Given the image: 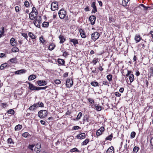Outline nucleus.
<instances>
[{
    "label": "nucleus",
    "mask_w": 153,
    "mask_h": 153,
    "mask_svg": "<svg viewBox=\"0 0 153 153\" xmlns=\"http://www.w3.org/2000/svg\"><path fill=\"white\" fill-rule=\"evenodd\" d=\"M44 107L43 103L40 102L36 103L30 106L28 109L31 111H35L38 107Z\"/></svg>",
    "instance_id": "f257e3e1"
},
{
    "label": "nucleus",
    "mask_w": 153,
    "mask_h": 153,
    "mask_svg": "<svg viewBox=\"0 0 153 153\" xmlns=\"http://www.w3.org/2000/svg\"><path fill=\"white\" fill-rule=\"evenodd\" d=\"M48 114V111L45 110H42L39 111L38 116L40 118L43 119L46 117Z\"/></svg>",
    "instance_id": "f03ea898"
},
{
    "label": "nucleus",
    "mask_w": 153,
    "mask_h": 153,
    "mask_svg": "<svg viewBox=\"0 0 153 153\" xmlns=\"http://www.w3.org/2000/svg\"><path fill=\"white\" fill-rule=\"evenodd\" d=\"M34 25L37 27H39L42 21L41 18L39 16H38L36 17V18L34 20Z\"/></svg>",
    "instance_id": "7ed1b4c3"
},
{
    "label": "nucleus",
    "mask_w": 153,
    "mask_h": 153,
    "mask_svg": "<svg viewBox=\"0 0 153 153\" xmlns=\"http://www.w3.org/2000/svg\"><path fill=\"white\" fill-rule=\"evenodd\" d=\"M100 36L99 33L97 32H95L91 34V39L93 41H95L99 38Z\"/></svg>",
    "instance_id": "20e7f679"
},
{
    "label": "nucleus",
    "mask_w": 153,
    "mask_h": 153,
    "mask_svg": "<svg viewBox=\"0 0 153 153\" xmlns=\"http://www.w3.org/2000/svg\"><path fill=\"white\" fill-rule=\"evenodd\" d=\"M38 14L37 11L31 12L29 14V18L30 19L32 20H34L36 18Z\"/></svg>",
    "instance_id": "39448f33"
},
{
    "label": "nucleus",
    "mask_w": 153,
    "mask_h": 153,
    "mask_svg": "<svg viewBox=\"0 0 153 153\" xmlns=\"http://www.w3.org/2000/svg\"><path fill=\"white\" fill-rule=\"evenodd\" d=\"M59 18L61 19L64 18L66 14V11L64 10L61 9L58 12Z\"/></svg>",
    "instance_id": "423d86ee"
},
{
    "label": "nucleus",
    "mask_w": 153,
    "mask_h": 153,
    "mask_svg": "<svg viewBox=\"0 0 153 153\" xmlns=\"http://www.w3.org/2000/svg\"><path fill=\"white\" fill-rule=\"evenodd\" d=\"M58 8V3L57 2H53L51 5V9L52 10L55 11Z\"/></svg>",
    "instance_id": "0eeeda50"
},
{
    "label": "nucleus",
    "mask_w": 153,
    "mask_h": 153,
    "mask_svg": "<svg viewBox=\"0 0 153 153\" xmlns=\"http://www.w3.org/2000/svg\"><path fill=\"white\" fill-rule=\"evenodd\" d=\"M73 83L72 79L71 80L70 79H68L66 82V85L67 88H70L72 86Z\"/></svg>",
    "instance_id": "6e6552de"
},
{
    "label": "nucleus",
    "mask_w": 153,
    "mask_h": 153,
    "mask_svg": "<svg viewBox=\"0 0 153 153\" xmlns=\"http://www.w3.org/2000/svg\"><path fill=\"white\" fill-rule=\"evenodd\" d=\"M96 19V17L94 16H90L89 20L92 25H94L95 24Z\"/></svg>",
    "instance_id": "1a4fd4ad"
},
{
    "label": "nucleus",
    "mask_w": 153,
    "mask_h": 153,
    "mask_svg": "<svg viewBox=\"0 0 153 153\" xmlns=\"http://www.w3.org/2000/svg\"><path fill=\"white\" fill-rule=\"evenodd\" d=\"M29 88L31 90H38V87H36L34 86L32 84L30 83H29Z\"/></svg>",
    "instance_id": "9d476101"
},
{
    "label": "nucleus",
    "mask_w": 153,
    "mask_h": 153,
    "mask_svg": "<svg viewBox=\"0 0 153 153\" xmlns=\"http://www.w3.org/2000/svg\"><path fill=\"white\" fill-rule=\"evenodd\" d=\"M105 129L104 127H101L98 129L96 133V134L97 136H100L101 135L102 132L104 131Z\"/></svg>",
    "instance_id": "9b49d317"
},
{
    "label": "nucleus",
    "mask_w": 153,
    "mask_h": 153,
    "mask_svg": "<svg viewBox=\"0 0 153 153\" xmlns=\"http://www.w3.org/2000/svg\"><path fill=\"white\" fill-rule=\"evenodd\" d=\"M37 83L39 86H43L47 84V82L45 80H38Z\"/></svg>",
    "instance_id": "f8f14e48"
},
{
    "label": "nucleus",
    "mask_w": 153,
    "mask_h": 153,
    "mask_svg": "<svg viewBox=\"0 0 153 153\" xmlns=\"http://www.w3.org/2000/svg\"><path fill=\"white\" fill-rule=\"evenodd\" d=\"M85 133H83L80 134L76 136L77 138L79 139H83L85 138Z\"/></svg>",
    "instance_id": "ddd939ff"
},
{
    "label": "nucleus",
    "mask_w": 153,
    "mask_h": 153,
    "mask_svg": "<svg viewBox=\"0 0 153 153\" xmlns=\"http://www.w3.org/2000/svg\"><path fill=\"white\" fill-rule=\"evenodd\" d=\"M69 41L72 42L74 46H75L76 44H78V40L77 39L69 38Z\"/></svg>",
    "instance_id": "4468645a"
},
{
    "label": "nucleus",
    "mask_w": 153,
    "mask_h": 153,
    "mask_svg": "<svg viewBox=\"0 0 153 153\" xmlns=\"http://www.w3.org/2000/svg\"><path fill=\"white\" fill-rule=\"evenodd\" d=\"M17 43L16 42V41L14 38H12L10 40V45L12 46H16V44Z\"/></svg>",
    "instance_id": "2eb2a0df"
},
{
    "label": "nucleus",
    "mask_w": 153,
    "mask_h": 153,
    "mask_svg": "<svg viewBox=\"0 0 153 153\" xmlns=\"http://www.w3.org/2000/svg\"><path fill=\"white\" fill-rule=\"evenodd\" d=\"M114 147L112 146H111L107 150L106 153H114Z\"/></svg>",
    "instance_id": "dca6fc26"
},
{
    "label": "nucleus",
    "mask_w": 153,
    "mask_h": 153,
    "mask_svg": "<svg viewBox=\"0 0 153 153\" xmlns=\"http://www.w3.org/2000/svg\"><path fill=\"white\" fill-rule=\"evenodd\" d=\"M134 39L136 42L137 43L139 42L142 39V38L139 35L137 34L135 36Z\"/></svg>",
    "instance_id": "f3484780"
},
{
    "label": "nucleus",
    "mask_w": 153,
    "mask_h": 153,
    "mask_svg": "<svg viewBox=\"0 0 153 153\" xmlns=\"http://www.w3.org/2000/svg\"><path fill=\"white\" fill-rule=\"evenodd\" d=\"M59 38L60 40L59 43L60 44L63 43L65 40V38L64 36L62 35L59 36Z\"/></svg>",
    "instance_id": "a211bd4d"
},
{
    "label": "nucleus",
    "mask_w": 153,
    "mask_h": 153,
    "mask_svg": "<svg viewBox=\"0 0 153 153\" xmlns=\"http://www.w3.org/2000/svg\"><path fill=\"white\" fill-rule=\"evenodd\" d=\"M79 32L81 37L83 38H85L86 37L85 33L84 30L82 29H80Z\"/></svg>",
    "instance_id": "6ab92c4d"
},
{
    "label": "nucleus",
    "mask_w": 153,
    "mask_h": 153,
    "mask_svg": "<svg viewBox=\"0 0 153 153\" xmlns=\"http://www.w3.org/2000/svg\"><path fill=\"white\" fill-rule=\"evenodd\" d=\"M22 128V126L21 125H16L15 128V131H18L20 130Z\"/></svg>",
    "instance_id": "aec40b11"
},
{
    "label": "nucleus",
    "mask_w": 153,
    "mask_h": 153,
    "mask_svg": "<svg viewBox=\"0 0 153 153\" xmlns=\"http://www.w3.org/2000/svg\"><path fill=\"white\" fill-rule=\"evenodd\" d=\"M36 78V76L35 75L32 74L30 75L28 78V80L29 81H31L33 80Z\"/></svg>",
    "instance_id": "412c9836"
},
{
    "label": "nucleus",
    "mask_w": 153,
    "mask_h": 153,
    "mask_svg": "<svg viewBox=\"0 0 153 153\" xmlns=\"http://www.w3.org/2000/svg\"><path fill=\"white\" fill-rule=\"evenodd\" d=\"M134 75L133 74H131L129 76V78L130 81L131 82H132L134 81Z\"/></svg>",
    "instance_id": "4be33fe9"
},
{
    "label": "nucleus",
    "mask_w": 153,
    "mask_h": 153,
    "mask_svg": "<svg viewBox=\"0 0 153 153\" xmlns=\"http://www.w3.org/2000/svg\"><path fill=\"white\" fill-rule=\"evenodd\" d=\"M91 85L92 86L96 87L98 86L99 85L98 83L97 82H92L91 83Z\"/></svg>",
    "instance_id": "5701e85b"
},
{
    "label": "nucleus",
    "mask_w": 153,
    "mask_h": 153,
    "mask_svg": "<svg viewBox=\"0 0 153 153\" xmlns=\"http://www.w3.org/2000/svg\"><path fill=\"white\" fill-rule=\"evenodd\" d=\"M28 36L32 39H35L36 38L35 36L31 32L28 33Z\"/></svg>",
    "instance_id": "b1692460"
},
{
    "label": "nucleus",
    "mask_w": 153,
    "mask_h": 153,
    "mask_svg": "<svg viewBox=\"0 0 153 153\" xmlns=\"http://www.w3.org/2000/svg\"><path fill=\"white\" fill-rule=\"evenodd\" d=\"M55 46V45L54 44L51 43L49 47V49L51 51L52 50L54 49Z\"/></svg>",
    "instance_id": "393cba45"
},
{
    "label": "nucleus",
    "mask_w": 153,
    "mask_h": 153,
    "mask_svg": "<svg viewBox=\"0 0 153 153\" xmlns=\"http://www.w3.org/2000/svg\"><path fill=\"white\" fill-rule=\"evenodd\" d=\"M58 62L59 64L63 65L64 64L65 62L64 60L62 59H59L58 60Z\"/></svg>",
    "instance_id": "a878e982"
},
{
    "label": "nucleus",
    "mask_w": 153,
    "mask_h": 153,
    "mask_svg": "<svg viewBox=\"0 0 153 153\" xmlns=\"http://www.w3.org/2000/svg\"><path fill=\"white\" fill-rule=\"evenodd\" d=\"M89 140L88 139H86L82 143V146L86 145L89 142Z\"/></svg>",
    "instance_id": "bb28decb"
},
{
    "label": "nucleus",
    "mask_w": 153,
    "mask_h": 153,
    "mask_svg": "<svg viewBox=\"0 0 153 153\" xmlns=\"http://www.w3.org/2000/svg\"><path fill=\"white\" fill-rule=\"evenodd\" d=\"M106 78L109 82H111L112 80V75L111 74H109L107 75Z\"/></svg>",
    "instance_id": "cd10ccee"
},
{
    "label": "nucleus",
    "mask_w": 153,
    "mask_h": 153,
    "mask_svg": "<svg viewBox=\"0 0 153 153\" xmlns=\"http://www.w3.org/2000/svg\"><path fill=\"white\" fill-rule=\"evenodd\" d=\"M130 0H123L122 5L124 6H125L127 5L128 2Z\"/></svg>",
    "instance_id": "c85d7f7f"
},
{
    "label": "nucleus",
    "mask_w": 153,
    "mask_h": 153,
    "mask_svg": "<svg viewBox=\"0 0 153 153\" xmlns=\"http://www.w3.org/2000/svg\"><path fill=\"white\" fill-rule=\"evenodd\" d=\"M113 137V135L112 134H111L110 135L108 136V137H106L105 138V139L106 140H112V138Z\"/></svg>",
    "instance_id": "c756f323"
},
{
    "label": "nucleus",
    "mask_w": 153,
    "mask_h": 153,
    "mask_svg": "<svg viewBox=\"0 0 153 153\" xmlns=\"http://www.w3.org/2000/svg\"><path fill=\"white\" fill-rule=\"evenodd\" d=\"M139 149V147L137 146H135L133 149V153H137Z\"/></svg>",
    "instance_id": "7c9ffc66"
},
{
    "label": "nucleus",
    "mask_w": 153,
    "mask_h": 153,
    "mask_svg": "<svg viewBox=\"0 0 153 153\" xmlns=\"http://www.w3.org/2000/svg\"><path fill=\"white\" fill-rule=\"evenodd\" d=\"M49 23L48 22H44L42 25V27H48Z\"/></svg>",
    "instance_id": "2f4dec72"
},
{
    "label": "nucleus",
    "mask_w": 153,
    "mask_h": 153,
    "mask_svg": "<svg viewBox=\"0 0 153 153\" xmlns=\"http://www.w3.org/2000/svg\"><path fill=\"white\" fill-rule=\"evenodd\" d=\"M7 113L11 114H14L15 113V111L11 109L8 110L7 111Z\"/></svg>",
    "instance_id": "473e14b6"
},
{
    "label": "nucleus",
    "mask_w": 153,
    "mask_h": 153,
    "mask_svg": "<svg viewBox=\"0 0 153 153\" xmlns=\"http://www.w3.org/2000/svg\"><path fill=\"white\" fill-rule=\"evenodd\" d=\"M82 116V113L81 112H79L78 114V115L77 116V117L76 118V120H78L79 119H80L81 118V117Z\"/></svg>",
    "instance_id": "72a5a7b5"
},
{
    "label": "nucleus",
    "mask_w": 153,
    "mask_h": 153,
    "mask_svg": "<svg viewBox=\"0 0 153 153\" xmlns=\"http://www.w3.org/2000/svg\"><path fill=\"white\" fill-rule=\"evenodd\" d=\"M102 84L101 85L102 86L103 85H108V86L109 85H108L109 83L106 80H104L102 81Z\"/></svg>",
    "instance_id": "f704fd0d"
},
{
    "label": "nucleus",
    "mask_w": 153,
    "mask_h": 153,
    "mask_svg": "<svg viewBox=\"0 0 153 153\" xmlns=\"http://www.w3.org/2000/svg\"><path fill=\"white\" fill-rule=\"evenodd\" d=\"M153 9V7L152 6H148L146 7L145 6L144 8V10H146L148 9Z\"/></svg>",
    "instance_id": "c9c22d12"
},
{
    "label": "nucleus",
    "mask_w": 153,
    "mask_h": 153,
    "mask_svg": "<svg viewBox=\"0 0 153 153\" xmlns=\"http://www.w3.org/2000/svg\"><path fill=\"white\" fill-rule=\"evenodd\" d=\"M19 50V49L16 47L13 48L12 49V51L13 52H17Z\"/></svg>",
    "instance_id": "e433bc0d"
},
{
    "label": "nucleus",
    "mask_w": 153,
    "mask_h": 153,
    "mask_svg": "<svg viewBox=\"0 0 153 153\" xmlns=\"http://www.w3.org/2000/svg\"><path fill=\"white\" fill-rule=\"evenodd\" d=\"M79 152V151L78 150V149L76 148H74L71 149L70 150V152Z\"/></svg>",
    "instance_id": "4c0bfd02"
},
{
    "label": "nucleus",
    "mask_w": 153,
    "mask_h": 153,
    "mask_svg": "<svg viewBox=\"0 0 153 153\" xmlns=\"http://www.w3.org/2000/svg\"><path fill=\"white\" fill-rule=\"evenodd\" d=\"M0 106L3 108H5L7 106V103H1L0 104Z\"/></svg>",
    "instance_id": "58836bf2"
},
{
    "label": "nucleus",
    "mask_w": 153,
    "mask_h": 153,
    "mask_svg": "<svg viewBox=\"0 0 153 153\" xmlns=\"http://www.w3.org/2000/svg\"><path fill=\"white\" fill-rule=\"evenodd\" d=\"M7 66V64H4L1 65L0 67V68L1 70H3L5 67Z\"/></svg>",
    "instance_id": "ea45409f"
},
{
    "label": "nucleus",
    "mask_w": 153,
    "mask_h": 153,
    "mask_svg": "<svg viewBox=\"0 0 153 153\" xmlns=\"http://www.w3.org/2000/svg\"><path fill=\"white\" fill-rule=\"evenodd\" d=\"M136 135V133L134 131H132L131 132V138H134Z\"/></svg>",
    "instance_id": "a19ab883"
},
{
    "label": "nucleus",
    "mask_w": 153,
    "mask_h": 153,
    "mask_svg": "<svg viewBox=\"0 0 153 153\" xmlns=\"http://www.w3.org/2000/svg\"><path fill=\"white\" fill-rule=\"evenodd\" d=\"M30 135L27 132H25L24 133L22 134V136L25 137H27L28 136H29Z\"/></svg>",
    "instance_id": "79ce46f5"
},
{
    "label": "nucleus",
    "mask_w": 153,
    "mask_h": 153,
    "mask_svg": "<svg viewBox=\"0 0 153 153\" xmlns=\"http://www.w3.org/2000/svg\"><path fill=\"white\" fill-rule=\"evenodd\" d=\"M16 58H13L10 59L9 60L12 63H14L16 61Z\"/></svg>",
    "instance_id": "37998d69"
},
{
    "label": "nucleus",
    "mask_w": 153,
    "mask_h": 153,
    "mask_svg": "<svg viewBox=\"0 0 153 153\" xmlns=\"http://www.w3.org/2000/svg\"><path fill=\"white\" fill-rule=\"evenodd\" d=\"M96 109L98 111H100L101 110V106L99 105H97L95 107Z\"/></svg>",
    "instance_id": "c03bdc74"
},
{
    "label": "nucleus",
    "mask_w": 153,
    "mask_h": 153,
    "mask_svg": "<svg viewBox=\"0 0 153 153\" xmlns=\"http://www.w3.org/2000/svg\"><path fill=\"white\" fill-rule=\"evenodd\" d=\"M1 30H0V33L1 34H2L3 35L4 34V27H2L1 28Z\"/></svg>",
    "instance_id": "a18cd8bd"
},
{
    "label": "nucleus",
    "mask_w": 153,
    "mask_h": 153,
    "mask_svg": "<svg viewBox=\"0 0 153 153\" xmlns=\"http://www.w3.org/2000/svg\"><path fill=\"white\" fill-rule=\"evenodd\" d=\"M98 59H94L92 61V63L94 65H95L98 62Z\"/></svg>",
    "instance_id": "49530a36"
},
{
    "label": "nucleus",
    "mask_w": 153,
    "mask_h": 153,
    "mask_svg": "<svg viewBox=\"0 0 153 153\" xmlns=\"http://www.w3.org/2000/svg\"><path fill=\"white\" fill-rule=\"evenodd\" d=\"M22 36H23L27 40V38L28 37V36L27 34L26 33H22Z\"/></svg>",
    "instance_id": "de8ad7c7"
},
{
    "label": "nucleus",
    "mask_w": 153,
    "mask_h": 153,
    "mask_svg": "<svg viewBox=\"0 0 153 153\" xmlns=\"http://www.w3.org/2000/svg\"><path fill=\"white\" fill-rule=\"evenodd\" d=\"M73 128L74 130H78L81 129V128L80 127L77 126H74Z\"/></svg>",
    "instance_id": "09e8293b"
},
{
    "label": "nucleus",
    "mask_w": 153,
    "mask_h": 153,
    "mask_svg": "<svg viewBox=\"0 0 153 153\" xmlns=\"http://www.w3.org/2000/svg\"><path fill=\"white\" fill-rule=\"evenodd\" d=\"M39 40L40 42H42V44L44 43L45 42V40L44 39V38L42 37H40Z\"/></svg>",
    "instance_id": "8fccbe9b"
},
{
    "label": "nucleus",
    "mask_w": 153,
    "mask_h": 153,
    "mask_svg": "<svg viewBox=\"0 0 153 153\" xmlns=\"http://www.w3.org/2000/svg\"><path fill=\"white\" fill-rule=\"evenodd\" d=\"M55 83L57 84H60L61 82V81L59 79H56L55 80Z\"/></svg>",
    "instance_id": "3c124183"
},
{
    "label": "nucleus",
    "mask_w": 153,
    "mask_h": 153,
    "mask_svg": "<svg viewBox=\"0 0 153 153\" xmlns=\"http://www.w3.org/2000/svg\"><path fill=\"white\" fill-rule=\"evenodd\" d=\"M68 54V53L67 52L65 51V52H63L62 56L65 57H66Z\"/></svg>",
    "instance_id": "603ef678"
},
{
    "label": "nucleus",
    "mask_w": 153,
    "mask_h": 153,
    "mask_svg": "<svg viewBox=\"0 0 153 153\" xmlns=\"http://www.w3.org/2000/svg\"><path fill=\"white\" fill-rule=\"evenodd\" d=\"M48 86H46L44 87H38V90H39L41 89H45L46 88H47L48 87Z\"/></svg>",
    "instance_id": "864d4df0"
},
{
    "label": "nucleus",
    "mask_w": 153,
    "mask_h": 153,
    "mask_svg": "<svg viewBox=\"0 0 153 153\" xmlns=\"http://www.w3.org/2000/svg\"><path fill=\"white\" fill-rule=\"evenodd\" d=\"M25 5L26 7H28L29 5V3L27 1H26L24 4Z\"/></svg>",
    "instance_id": "5fc2aeb1"
},
{
    "label": "nucleus",
    "mask_w": 153,
    "mask_h": 153,
    "mask_svg": "<svg viewBox=\"0 0 153 153\" xmlns=\"http://www.w3.org/2000/svg\"><path fill=\"white\" fill-rule=\"evenodd\" d=\"M88 100L91 104H93L94 103V100L91 98L88 99Z\"/></svg>",
    "instance_id": "6e6d98bb"
},
{
    "label": "nucleus",
    "mask_w": 153,
    "mask_h": 153,
    "mask_svg": "<svg viewBox=\"0 0 153 153\" xmlns=\"http://www.w3.org/2000/svg\"><path fill=\"white\" fill-rule=\"evenodd\" d=\"M19 72L20 74H23V73H25L26 72V71L24 69H21L20 70H19Z\"/></svg>",
    "instance_id": "4d7b16f0"
},
{
    "label": "nucleus",
    "mask_w": 153,
    "mask_h": 153,
    "mask_svg": "<svg viewBox=\"0 0 153 153\" xmlns=\"http://www.w3.org/2000/svg\"><path fill=\"white\" fill-rule=\"evenodd\" d=\"M115 95L118 97H120L121 96V94L118 92H116L114 93Z\"/></svg>",
    "instance_id": "13d9d810"
},
{
    "label": "nucleus",
    "mask_w": 153,
    "mask_h": 153,
    "mask_svg": "<svg viewBox=\"0 0 153 153\" xmlns=\"http://www.w3.org/2000/svg\"><path fill=\"white\" fill-rule=\"evenodd\" d=\"M91 6L92 7L94 8H96V6L95 5V3L94 2H92V4H91Z\"/></svg>",
    "instance_id": "bf43d9fd"
},
{
    "label": "nucleus",
    "mask_w": 153,
    "mask_h": 153,
    "mask_svg": "<svg viewBox=\"0 0 153 153\" xmlns=\"http://www.w3.org/2000/svg\"><path fill=\"white\" fill-rule=\"evenodd\" d=\"M34 145H29L28 147V148L31 150H33V148L34 147Z\"/></svg>",
    "instance_id": "052dcab7"
},
{
    "label": "nucleus",
    "mask_w": 153,
    "mask_h": 153,
    "mask_svg": "<svg viewBox=\"0 0 153 153\" xmlns=\"http://www.w3.org/2000/svg\"><path fill=\"white\" fill-rule=\"evenodd\" d=\"M39 149V148H36L34 149V151H35L37 153H39L40 152Z\"/></svg>",
    "instance_id": "680f3d73"
},
{
    "label": "nucleus",
    "mask_w": 153,
    "mask_h": 153,
    "mask_svg": "<svg viewBox=\"0 0 153 153\" xmlns=\"http://www.w3.org/2000/svg\"><path fill=\"white\" fill-rule=\"evenodd\" d=\"M97 11V8H93V10H92V13H95Z\"/></svg>",
    "instance_id": "e2e57ef3"
},
{
    "label": "nucleus",
    "mask_w": 153,
    "mask_h": 153,
    "mask_svg": "<svg viewBox=\"0 0 153 153\" xmlns=\"http://www.w3.org/2000/svg\"><path fill=\"white\" fill-rule=\"evenodd\" d=\"M7 141L8 143L11 144L12 142V140L11 138H9L8 139Z\"/></svg>",
    "instance_id": "0e129e2a"
},
{
    "label": "nucleus",
    "mask_w": 153,
    "mask_h": 153,
    "mask_svg": "<svg viewBox=\"0 0 153 153\" xmlns=\"http://www.w3.org/2000/svg\"><path fill=\"white\" fill-rule=\"evenodd\" d=\"M19 7L18 6H16L15 7V10L16 12H18L19 11Z\"/></svg>",
    "instance_id": "69168bd1"
},
{
    "label": "nucleus",
    "mask_w": 153,
    "mask_h": 153,
    "mask_svg": "<svg viewBox=\"0 0 153 153\" xmlns=\"http://www.w3.org/2000/svg\"><path fill=\"white\" fill-rule=\"evenodd\" d=\"M150 143L151 145L153 146L152 149H153V137L150 140Z\"/></svg>",
    "instance_id": "338daca9"
},
{
    "label": "nucleus",
    "mask_w": 153,
    "mask_h": 153,
    "mask_svg": "<svg viewBox=\"0 0 153 153\" xmlns=\"http://www.w3.org/2000/svg\"><path fill=\"white\" fill-rule=\"evenodd\" d=\"M150 34L151 35L152 37V38L153 39V31H151L149 34V35Z\"/></svg>",
    "instance_id": "774afa93"
}]
</instances>
